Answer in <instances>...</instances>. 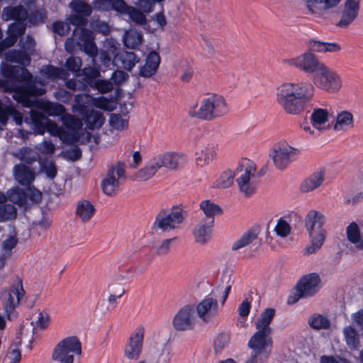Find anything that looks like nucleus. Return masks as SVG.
<instances>
[{
    "label": "nucleus",
    "instance_id": "6e6552de",
    "mask_svg": "<svg viewBox=\"0 0 363 363\" xmlns=\"http://www.w3.org/2000/svg\"><path fill=\"white\" fill-rule=\"evenodd\" d=\"M82 354V345L79 339L74 336L60 340L54 347L52 359L54 363H74L76 355Z\"/></svg>",
    "mask_w": 363,
    "mask_h": 363
},
{
    "label": "nucleus",
    "instance_id": "2eb2a0df",
    "mask_svg": "<svg viewBox=\"0 0 363 363\" xmlns=\"http://www.w3.org/2000/svg\"><path fill=\"white\" fill-rule=\"evenodd\" d=\"M270 333L256 331L250 339L247 345L252 350V354L265 359L270 354L272 345Z\"/></svg>",
    "mask_w": 363,
    "mask_h": 363
},
{
    "label": "nucleus",
    "instance_id": "ddd939ff",
    "mask_svg": "<svg viewBox=\"0 0 363 363\" xmlns=\"http://www.w3.org/2000/svg\"><path fill=\"white\" fill-rule=\"evenodd\" d=\"M111 5L117 12L128 13L130 18L137 23L142 24L145 21V16L143 12L138 11L134 8H129L122 0H96L94 7L98 9H106Z\"/></svg>",
    "mask_w": 363,
    "mask_h": 363
},
{
    "label": "nucleus",
    "instance_id": "cd10ccee",
    "mask_svg": "<svg viewBox=\"0 0 363 363\" xmlns=\"http://www.w3.org/2000/svg\"><path fill=\"white\" fill-rule=\"evenodd\" d=\"M325 169L320 167L304 179L300 185V191L302 193H309L319 188L325 178Z\"/></svg>",
    "mask_w": 363,
    "mask_h": 363
},
{
    "label": "nucleus",
    "instance_id": "4c0bfd02",
    "mask_svg": "<svg viewBox=\"0 0 363 363\" xmlns=\"http://www.w3.org/2000/svg\"><path fill=\"white\" fill-rule=\"evenodd\" d=\"M13 175L15 179L22 185L29 184L34 179V172L24 164L15 166Z\"/></svg>",
    "mask_w": 363,
    "mask_h": 363
},
{
    "label": "nucleus",
    "instance_id": "49530a36",
    "mask_svg": "<svg viewBox=\"0 0 363 363\" xmlns=\"http://www.w3.org/2000/svg\"><path fill=\"white\" fill-rule=\"evenodd\" d=\"M143 40V35L140 32L130 29L128 30L123 37V42L127 48L134 49L138 47Z\"/></svg>",
    "mask_w": 363,
    "mask_h": 363
},
{
    "label": "nucleus",
    "instance_id": "a18cd8bd",
    "mask_svg": "<svg viewBox=\"0 0 363 363\" xmlns=\"http://www.w3.org/2000/svg\"><path fill=\"white\" fill-rule=\"evenodd\" d=\"M21 342L11 344L4 358L3 363H19L21 360Z\"/></svg>",
    "mask_w": 363,
    "mask_h": 363
},
{
    "label": "nucleus",
    "instance_id": "0e129e2a",
    "mask_svg": "<svg viewBox=\"0 0 363 363\" xmlns=\"http://www.w3.org/2000/svg\"><path fill=\"white\" fill-rule=\"evenodd\" d=\"M26 196L33 202L38 203L42 199V193L34 187H29L27 190Z\"/></svg>",
    "mask_w": 363,
    "mask_h": 363
},
{
    "label": "nucleus",
    "instance_id": "6ab92c4d",
    "mask_svg": "<svg viewBox=\"0 0 363 363\" xmlns=\"http://www.w3.org/2000/svg\"><path fill=\"white\" fill-rule=\"evenodd\" d=\"M145 328L142 325L138 327L130 335L124 348V355L128 359L139 358L143 345Z\"/></svg>",
    "mask_w": 363,
    "mask_h": 363
},
{
    "label": "nucleus",
    "instance_id": "a19ab883",
    "mask_svg": "<svg viewBox=\"0 0 363 363\" xmlns=\"http://www.w3.org/2000/svg\"><path fill=\"white\" fill-rule=\"evenodd\" d=\"M343 335L347 345L350 350H357L359 347L360 338L356 329L352 325L344 328Z\"/></svg>",
    "mask_w": 363,
    "mask_h": 363
},
{
    "label": "nucleus",
    "instance_id": "680f3d73",
    "mask_svg": "<svg viewBox=\"0 0 363 363\" xmlns=\"http://www.w3.org/2000/svg\"><path fill=\"white\" fill-rule=\"evenodd\" d=\"M42 171L50 178H54L56 174V167L52 162L48 161L41 164Z\"/></svg>",
    "mask_w": 363,
    "mask_h": 363
},
{
    "label": "nucleus",
    "instance_id": "473e14b6",
    "mask_svg": "<svg viewBox=\"0 0 363 363\" xmlns=\"http://www.w3.org/2000/svg\"><path fill=\"white\" fill-rule=\"evenodd\" d=\"M311 52L318 53L338 52L341 51V45L335 42H325L316 40H310L307 42Z\"/></svg>",
    "mask_w": 363,
    "mask_h": 363
},
{
    "label": "nucleus",
    "instance_id": "c9c22d12",
    "mask_svg": "<svg viewBox=\"0 0 363 363\" xmlns=\"http://www.w3.org/2000/svg\"><path fill=\"white\" fill-rule=\"evenodd\" d=\"M95 211V207L88 200L79 201L76 206V216L83 223L89 221Z\"/></svg>",
    "mask_w": 363,
    "mask_h": 363
},
{
    "label": "nucleus",
    "instance_id": "e2e57ef3",
    "mask_svg": "<svg viewBox=\"0 0 363 363\" xmlns=\"http://www.w3.org/2000/svg\"><path fill=\"white\" fill-rule=\"evenodd\" d=\"M52 30L54 33H57L60 35H65L68 33L69 27L65 23L58 21L53 23Z\"/></svg>",
    "mask_w": 363,
    "mask_h": 363
},
{
    "label": "nucleus",
    "instance_id": "79ce46f5",
    "mask_svg": "<svg viewBox=\"0 0 363 363\" xmlns=\"http://www.w3.org/2000/svg\"><path fill=\"white\" fill-rule=\"evenodd\" d=\"M1 69L3 74L7 77L18 78L20 80L28 81L31 78L30 73L19 67L10 68L9 65L6 64L2 65Z\"/></svg>",
    "mask_w": 363,
    "mask_h": 363
},
{
    "label": "nucleus",
    "instance_id": "5fc2aeb1",
    "mask_svg": "<svg viewBox=\"0 0 363 363\" xmlns=\"http://www.w3.org/2000/svg\"><path fill=\"white\" fill-rule=\"evenodd\" d=\"M86 122L89 128H100L103 125L104 118L101 113L92 111L86 117Z\"/></svg>",
    "mask_w": 363,
    "mask_h": 363
},
{
    "label": "nucleus",
    "instance_id": "69168bd1",
    "mask_svg": "<svg viewBox=\"0 0 363 363\" xmlns=\"http://www.w3.org/2000/svg\"><path fill=\"white\" fill-rule=\"evenodd\" d=\"M66 65L69 70L77 72L82 66V60L78 57H70L67 60Z\"/></svg>",
    "mask_w": 363,
    "mask_h": 363
},
{
    "label": "nucleus",
    "instance_id": "8fccbe9b",
    "mask_svg": "<svg viewBox=\"0 0 363 363\" xmlns=\"http://www.w3.org/2000/svg\"><path fill=\"white\" fill-rule=\"evenodd\" d=\"M234 177H236L235 170L234 172L231 170L225 171L221 174L220 177L215 181L213 187L218 189L228 188L233 184Z\"/></svg>",
    "mask_w": 363,
    "mask_h": 363
},
{
    "label": "nucleus",
    "instance_id": "4468645a",
    "mask_svg": "<svg viewBox=\"0 0 363 363\" xmlns=\"http://www.w3.org/2000/svg\"><path fill=\"white\" fill-rule=\"evenodd\" d=\"M77 104L74 106V111H78L83 114L85 108L94 106L95 107L104 110L113 111L115 107V103L105 97L93 98L88 94H81L76 96Z\"/></svg>",
    "mask_w": 363,
    "mask_h": 363
},
{
    "label": "nucleus",
    "instance_id": "603ef678",
    "mask_svg": "<svg viewBox=\"0 0 363 363\" xmlns=\"http://www.w3.org/2000/svg\"><path fill=\"white\" fill-rule=\"evenodd\" d=\"M274 230L278 236L286 238L291 234V225L287 220L280 218L277 220Z\"/></svg>",
    "mask_w": 363,
    "mask_h": 363
},
{
    "label": "nucleus",
    "instance_id": "4be33fe9",
    "mask_svg": "<svg viewBox=\"0 0 363 363\" xmlns=\"http://www.w3.org/2000/svg\"><path fill=\"white\" fill-rule=\"evenodd\" d=\"M24 295V290L21 283L13 285L9 289L4 290L1 293V299L4 303V310L8 316L12 313L14 308L18 305L21 298Z\"/></svg>",
    "mask_w": 363,
    "mask_h": 363
},
{
    "label": "nucleus",
    "instance_id": "f704fd0d",
    "mask_svg": "<svg viewBox=\"0 0 363 363\" xmlns=\"http://www.w3.org/2000/svg\"><path fill=\"white\" fill-rule=\"evenodd\" d=\"M259 233L260 228L259 226L251 228L232 245V250L236 251L247 246L257 238Z\"/></svg>",
    "mask_w": 363,
    "mask_h": 363
},
{
    "label": "nucleus",
    "instance_id": "bf43d9fd",
    "mask_svg": "<svg viewBox=\"0 0 363 363\" xmlns=\"http://www.w3.org/2000/svg\"><path fill=\"white\" fill-rule=\"evenodd\" d=\"M17 244V239L14 235H11L2 242V253L4 256L11 255L12 250Z\"/></svg>",
    "mask_w": 363,
    "mask_h": 363
},
{
    "label": "nucleus",
    "instance_id": "f257e3e1",
    "mask_svg": "<svg viewBox=\"0 0 363 363\" xmlns=\"http://www.w3.org/2000/svg\"><path fill=\"white\" fill-rule=\"evenodd\" d=\"M313 85L308 82H285L278 89V104L289 114L298 115L304 108V103L314 95Z\"/></svg>",
    "mask_w": 363,
    "mask_h": 363
},
{
    "label": "nucleus",
    "instance_id": "393cba45",
    "mask_svg": "<svg viewBox=\"0 0 363 363\" xmlns=\"http://www.w3.org/2000/svg\"><path fill=\"white\" fill-rule=\"evenodd\" d=\"M50 312L48 309H38L34 312L31 317V326L33 338H36L39 333L46 330L51 323Z\"/></svg>",
    "mask_w": 363,
    "mask_h": 363
},
{
    "label": "nucleus",
    "instance_id": "f03ea898",
    "mask_svg": "<svg viewBox=\"0 0 363 363\" xmlns=\"http://www.w3.org/2000/svg\"><path fill=\"white\" fill-rule=\"evenodd\" d=\"M32 119L35 125V131L38 134H43L47 130L50 134L57 136L66 143H74L79 140V130L82 126V123L80 120L74 118L69 114L62 117L65 126L63 129L44 116L38 119L35 116H32Z\"/></svg>",
    "mask_w": 363,
    "mask_h": 363
},
{
    "label": "nucleus",
    "instance_id": "c85d7f7f",
    "mask_svg": "<svg viewBox=\"0 0 363 363\" xmlns=\"http://www.w3.org/2000/svg\"><path fill=\"white\" fill-rule=\"evenodd\" d=\"M213 221H201L193 229V236L196 243L203 245L209 242L212 238Z\"/></svg>",
    "mask_w": 363,
    "mask_h": 363
},
{
    "label": "nucleus",
    "instance_id": "c756f323",
    "mask_svg": "<svg viewBox=\"0 0 363 363\" xmlns=\"http://www.w3.org/2000/svg\"><path fill=\"white\" fill-rule=\"evenodd\" d=\"M307 232L311 241L305 247L303 254L310 255L316 253L321 248L326 238V231L324 228H322Z\"/></svg>",
    "mask_w": 363,
    "mask_h": 363
},
{
    "label": "nucleus",
    "instance_id": "58836bf2",
    "mask_svg": "<svg viewBox=\"0 0 363 363\" xmlns=\"http://www.w3.org/2000/svg\"><path fill=\"white\" fill-rule=\"evenodd\" d=\"M160 169L159 164L155 157L135 174V179L140 181H147L151 179Z\"/></svg>",
    "mask_w": 363,
    "mask_h": 363
},
{
    "label": "nucleus",
    "instance_id": "c03bdc74",
    "mask_svg": "<svg viewBox=\"0 0 363 363\" xmlns=\"http://www.w3.org/2000/svg\"><path fill=\"white\" fill-rule=\"evenodd\" d=\"M78 45L83 47L84 52L94 57L96 54V48L93 42L92 33L89 31H84Z\"/></svg>",
    "mask_w": 363,
    "mask_h": 363
},
{
    "label": "nucleus",
    "instance_id": "9b49d317",
    "mask_svg": "<svg viewBox=\"0 0 363 363\" xmlns=\"http://www.w3.org/2000/svg\"><path fill=\"white\" fill-rule=\"evenodd\" d=\"M283 63L287 66L299 69L306 73L318 74L325 65L318 56L311 51L305 52L296 57L285 58Z\"/></svg>",
    "mask_w": 363,
    "mask_h": 363
},
{
    "label": "nucleus",
    "instance_id": "de8ad7c7",
    "mask_svg": "<svg viewBox=\"0 0 363 363\" xmlns=\"http://www.w3.org/2000/svg\"><path fill=\"white\" fill-rule=\"evenodd\" d=\"M308 325L314 330H326L330 326L329 319L323 315L315 313L308 320Z\"/></svg>",
    "mask_w": 363,
    "mask_h": 363
},
{
    "label": "nucleus",
    "instance_id": "b1692460",
    "mask_svg": "<svg viewBox=\"0 0 363 363\" xmlns=\"http://www.w3.org/2000/svg\"><path fill=\"white\" fill-rule=\"evenodd\" d=\"M329 118V113L326 109L315 108L312 112L310 120L312 126L308 122L301 124V128L307 133L315 134V129L321 130Z\"/></svg>",
    "mask_w": 363,
    "mask_h": 363
},
{
    "label": "nucleus",
    "instance_id": "7c9ffc66",
    "mask_svg": "<svg viewBox=\"0 0 363 363\" xmlns=\"http://www.w3.org/2000/svg\"><path fill=\"white\" fill-rule=\"evenodd\" d=\"M160 64V56L155 50L150 51L147 54L145 59V63L140 68L139 74L144 77H150L153 76Z\"/></svg>",
    "mask_w": 363,
    "mask_h": 363
},
{
    "label": "nucleus",
    "instance_id": "2f4dec72",
    "mask_svg": "<svg viewBox=\"0 0 363 363\" xmlns=\"http://www.w3.org/2000/svg\"><path fill=\"white\" fill-rule=\"evenodd\" d=\"M83 72L86 77V81L91 86H94L101 93H107L113 89L112 84L107 80H93L99 76V71L93 67L84 68Z\"/></svg>",
    "mask_w": 363,
    "mask_h": 363
},
{
    "label": "nucleus",
    "instance_id": "a878e982",
    "mask_svg": "<svg viewBox=\"0 0 363 363\" xmlns=\"http://www.w3.org/2000/svg\"><path fill=\"white\" fill-rule=\"evenodd\" d=\"M217 157L216 147L212 143L201 146L195 153V164L197 167L210 164Z\"/></svg>",
    "mask_w": 363,
    "mask_h": 363
},
{
    "label": "nucleus",
    "instance_id": "7ed1b4c3",
    "mask_svg": "<svg viewBox=\"0 0 363 363\" xmlns=\"http://www.w3.org/2000/svg\"><path fill=\"white\" fill-rule=\"evenodd\" d=\"M231 285H219L202 299L194 308L197 316L203 323H211L218 313V302L223 305L228 298Z\"/></svg>",
    "mask_w": 363,
    "mask_h": 363
},
{
    "label": "nucleus",
    "instance_id": "774afa93",
    "mask_svg": "<svg viewBox=\"0 0 363 363\" xmlns=\"http://www.w3.org/2000/svg\"><path fill=\"white\" fill-rule=\"evenodd\" d=\"M152 22L153 23L154 29H162L166 25V19L163 14L158 13L155 16L152 18Z\"/></svg>",
    "mask_w": 363,
    "mask_h": 363
},
{
    "label": "nucleus",
    "instance_id": "09e8293b",
    "mask_svg": "<svg viewBox=\"0 0 363 363\" xmlns=\"http://www.w3.org/2000/svg\"><path fill=\"white\" fill-rule=\"evenodd\" d=\"M353 126V116L348 111H342L338 114L335 129L338 131L347 130Z\"/></svg>",
    "mask_w": 363,
    "mask_h": 363
},
{
    "label": "nucleus",
    "instance_id": "9d476101",
    "mask_svg": "<svg viewBox=\"0 0 363 363\" xmlns=\"http://www.w3.org/2000/svg\"><path fill=\"white\" fill-rule=\"evenodd\" d=\"M27 17V12L21 7L4 9L2 13V18L4 21L11 19L17 21L11 24L9 28V37L4 41L7 47L11 46L16 40L17 37L21 35L25 30V25L21 22Z\"/></svg>",
    "mask_w": 363,
    "mask_h": 363
},
{
    "label": "nucleus",
    "instance_id": "5701e85b",
    "mask_svg": "<svg viewBox=\"0 0 363 363\" xmlns=\"http://www.w3.org/2000/svg\"><path fill=\"white\" fill-rule=\"evenodd\" d=\"M359 8L360 0H345L337 26L341 28H348L357 18Z\"/></svg>",
    "mask_w": 363,
    "mask_h": 363
},
{
    "label": "nucleus",
    "instance_id": "20e7f679",
    "mask_svg": "<svg viewBox=\"0 0 363 363\" xmlns=\"http://www.w3.org/2000/svg\"><path fill=\"white\" fill-rule=\"evenodd\" d=\"M256 164L248 159L242 160L235 169L236 182L239 190L246 197L251 196L256 191Z\"/></svg>",
    "mask_w": 363,
    "mask_h": 363
},
{
    "label": "nucleus",
    "instance_id": "1a4fd4ad",
    "mask_svg": "<svg viewBox=\"0 0 363 363\" xmlns=\"http://www.w3.org/2000/svg\"><path fill=\"white\" fill-rule=\"evenodd\" d=\"M312 82L315 86L330 94L338 93L343 86L340 74L325 64L313 76Z\"/></svg>",
    "mask_w": 363,
    "mask_h": 363
},
{
    "label": "nucleus",
    "instance_id": "e433bc0d",
    "mask_svg": "<svg viewBox=\"0 0 363 363\" xmlns=\"http://www.w3.org/2000/svg\"><path fill=\"white\" fill-rule=\"evenodd\" d=\"M274 314L275 311L271 308H266L263 312H262L255 323L256 330L257 331L271 334L272 330L269 325L274 317Z\"/></svg>",
    "mask_w": 363,
    "mask_h": 363
},
{
    "label": "nucleus",
    "instance_id": "ea45409f",
    "mask_svg": "<svg viewBox=\"0 0 363 363\" xmlns=\"http://www.w3.org/2000/svg\"><path fill=\"white\" fill-rule=\"evenodd\" d=\"M138 62L139 58L135 53L131 52H123L113 60V63L116 66L121 65L128 70H130Z\"/></svg>",
    "mask_w": 363,
    "mask_h": 363
},
{
    "label": "nucleus",
    "instance_id": "338daca9",
    "mask_svg": "<svg viewBox=\"0 0 363 363\" xmlns=\"http://www.w3.org/2000/svg\"><path fill=\"white\" fill-rule=\"evenodd\" d=\"M150 352L152 354V355L155 356V358L160 359L167 353V350L164 345L157 344L154 348L151 350Z\"/></svg>",
    "mask_w": 363,
    "mask_h": 363
},
{
    "label": "nucleus",
    "instance_id": "f8f14e48",
    "mask_svg": "<svg viewBox=\"0 0 363 363\" xmlns=\"http://www.w3.org/2000/svg\"><path fill=\"white\" fill-rule=\"evenodd\" d=\"M322 287L320 277L317 273L303 275L298 281L295 290L296 294L291 296L293 302L301 298H309L315 296Z\"/></svg>",
    "mask_w": 363,
    "mask_h": 363
},
{
    "label": "nucleus",
    "instance_id": "aec40b11",
    "mask_svg": "<svg viewBox=\"0 0 363 363\" xmlns=\"http://www.w3.org/2000/svg\"><path fill=\"white\" fill-rule=\"evenodd\" d=\"M160 167H165L169 170H177L186 165L188 162L187 156L182 152H166L155 156Z\"/></svg>",
    "mask_w": 363,
    "mask_h": 363
},
{
    "label": "nucleus",
    "instance_id": "a211bd4d",
    "mask_svg": "<svg viewBox=\"0 0 363 363\" xmlns=\"http://www.w3.org/2000/svg\"><path fill=\"white\" fill-rule=\"evenodd\" d=\"M195 322L194 307L186 305L177 312L172 320V325L177 331H186L193 329Z\"/></svg>",
    "mask_w": 363,
    "mask_h": 363
},
{
    "label": "nucleus",
    "instance_id": "13d9d810",
    "mask_svg": "<svg viewBox=\"0 0 363 363\" xmlns=\"http://www.w3.org/2000/svg\"><path fill=\"white\" fill-rule=\"evenodd\" d=\"M16 216V211L13 206H0V221L13 219Z\"/></svg>",
    "mask_w": 363,
    "mask_h": 363
},
{
    "label": "nucleus",
    "instance_id": "72a5a7b5",
    "mask_svg": "<svg viewBox=\"0 0 363 363\" xmlns=\"http://www.w3.org/2000/svg\"><path fill=\"white\" fill-rule=\"evenodd\" d=\"M325 222V217L323 213L315 210L309 211L304 219L306 231L322 229Z\"/></svg>",
    "mask_w": 363,
    "mask_h": 363
},
{
    "label": "nucleus",
    "instance_id": "052dcab7",
    "mask_svg": "<svg viewBox=\"0 0 363 363\" xmlns=\"http://www.w3.org/2000/svg\"><path fill=\"white\" fill-rule=\"evenodd\" d=\"M229 335L225 333H221L217 335L214 340V349L216 352H220L225 347L228 346L229 342Z\"/></svg>",
    "mask_w": 363,
    "mask_h": 363
},
{
    "label": "nucleus",
    "instance_id": "6e6d98bb",
    "mask_svg": "<svg viewBox=\"0 0 363 363\" xmlns=\"http://www.w3.org/2000/svg\"><path fill=\"white\" fill-rule=\"evenodd\" d=\"M7 194L9 200L19 206H23L26 202V194H23L18 187L11 189Z\"/></svg>",
    "mask_w": 363,
    "mask_h": 363
},
{
    "label": "nucleus",
    "instance_id": "f3484780",
    "mask_svg": "<svg viewBox=\"0 0 363 363\" xmlns=\"http://www.w3.org/2000/svg\"><path fill=\"white\" fill-rule=\"evenodd\" d=\"M125 177V165L118 163L109 170L103 179L101 186L103 191L108 196L116 194L120 186V181Z\"/></svg>",
    "mask_w": 363,
    "mask_h": 363
},
{
    "label": "nucleus",
    "instance_id": "39448f33",
    "mask_svg": "<svg viewBox=\"0 0 363 363\" xmlns=\"http://www.w3.org/2000/svg\"><path fill=\"white\" fill-rule=\"evenodd\" d=\"M44 90H35L33 89H24L14 94V99L23 104L27 107H37L43 110L45 113L50 116L62 115L65 110L62 105L58 104H51L46 101H36L35 96L40 95L44 93Z\"/></svg>",
    "mask_w": 363,
    "mask_h": 363
},
{
    "label": "nucleus",
    "instance_id": "864d4df0",
    "mask_svg": "<svg viewBox=\"0 0 363 363\" xmlns=\"http://www.w3.org/2000/svg\"><path fill=\"white\" fill-rule=\"evenodd\" d=\"M6 60L9 62H16L23 66L29 64L30 58L26 50L22 52H12L6 54Z\"/></svg>",
    "mask_w": 363,
    "mask_h": 363
},
{
    "label": "nucleus",
    "instance_id": "412c9836",
    "mask_svg": "<svg viewBox=\"0 0 363 363\" xmlns=\"http://www.w3.org/2000/svg\"><path fill=\"white\" fill-rule=\"evenodd\" d=\"M184 220L182 212L177 208L169 213H160L156 218L155 226L163 231H167L178 227Z\"/></svg>",
    "mask_w": 363,
    "mask_h": 363
},
{
    "label": "nucleus",
    "instance_id": "dca6fc26",
    "mask_svg": "<svg viewBox=\"0 0 363 363\" xmlns=\"http://www.w3.org/2000/svg\"><path fill=\"white\" fill-rule=\"evenodd\" d=\"M308 14L323 18L330 11L338 7L342 0H301Z\"/></svg>",
    "mask_w": 363,
    "mask_h": 363
},
{
    "label": "nucleus",
    "instance_id": "423d86ee",
    "mask_svg": "<svg viewBox=\"0 0 363 363\" xmlns=\"http://www.w3.org/2000/svg\"><path fill=\"white\" fill-rule=\"evenodd\" d=\"M300 150L285 140L275 143L270 150L269 156L274 167L284 170L299 156Z\"/></svg>",
    "mask_w": 363,
    "mask_h": 363
},
{
    "label": "nucleus",
    "instance_id": "0eeeda50",
    "mask_svg": "<svg viewBox=\"0 0 363 363\" xmlns=\"http://www.w3.org/2000/svg\"><path fill=\"white\" fill-rule=\"evenodd\" d=\"M225 99L220 95H211L202 100L200 108L191 114L201 119L211 120L228 113Z\"/></svg>",
    "mask_w": 363,
    "mask_h": 363
},
{
    "label": "nucleus",
    "instance_id": "bb28decb",
    "mask_svg": "<svg viewBox=\"0 0 363 363\" xmlns=\"http://www.w3.org/2000/svg\"><path fill=\"white\" fill-rule=\"evenodd\" d=\"M72 13L69 17L71 23L75 26L84 24L86 16L91 13L90 7L83 1L74 0L71 4Z\"/></svg>",
    "mask_w": 363,
    "mask_h": 363
},
{
    "label": "nucleus",
    "instance_id": "3c124183",
    "mask_svg": "<svg viewBox=\"0 0 363 363\" xmlns=\"http://www.w3.org/2000/svg\"><path fill=\"white\" fill-rule=\"evenodd\" d=\"M109 124L113 130L121 131L128 128V121L125 116L111 114L109 119Z\"/></svg>",
    "mask_w": 363,
    "mask_h": 363
},
{
    "label": "nucleus",
    "instance_id": "37998d69",
    "mask_svg": "<svg viewBox=\"0 0 363 363\" xmlns=\"http://www.w3.org/2000/svg\"><path fill=\"white\" fill-rule=\"evenodd\" d=\"M199 207L203 214L207 218H211L213 221V218L222 212L220 206L209 199L202 201L199 204Z\"/></svg>",
    "mask_w": 363,
    "mask_h": 363
},
{
    "label": "nucleus",
    "instance_id": "4d7b16f0",
    "mask_svg": "<svg viewBox=\"0 0 363 363\" xmlns=\"http://www.w3.org/2000/svg\"><path fill=\"white\" fill-rule=\"evenodd\" d=\"M1 107L4 110L3 111H4V113L6 115V118H5V121L4 122H3V121H1L0 120V124L1 125H5L6 124L9 116H11L13 117V118L14 119V121H16V123L17 125H21V124L22 121H23V117H22V115L20 113L17 112L13 108L7 107L6 106H3L1 104Z\"/></svg>",
    "mask_w": 363,
    "mask_h": 363
}]
</instances>
